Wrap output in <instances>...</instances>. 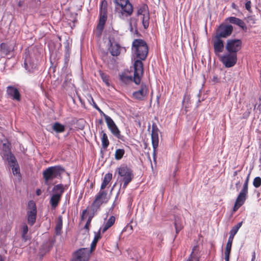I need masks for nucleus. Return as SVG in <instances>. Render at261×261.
I'll return each mask as SVG.
<instances>
[{
	"instance_id": "36",
	"label": "nucleus",
	"mask_w": 261,
	"mask_h": 261,
	"mask_svg": "<svg viewBox=\"0 0 261 261\" xmlns=\"http://www.w3.org/2000/svg\"><path fill=\"white\" fill-rule=\"evenodd\" d=\"M21 230H22V234H21L22 238L24 240H26L27 239L26 235L28 233V232L29 230L28 226H27V225L26 224H23L22 225V227H21Z\"/></svg>"
},
{
	"instance_id": "47",
	"label": "nucleus",
	"mask_w": 261,
	"mask_h": 261,
	"mask_svg": "<svg viewBox=\"0 0 261 261\" xmlns=\"http://www.w3.org/2000/svg\"><path fill=\"white\" fill-rule=\"evenodd\" d=\"M256 258L255 252L254 251L252 253L251 261H255Z\"/></svg>"
},
{
	"instance_id": "44",
	"label": "nucleus",
	"mask_w": 261,
	"mask_h": 261,
	"mask_svg": "<svg viewBox=\"0 0 261 261\" xmlns=\"http://www.w3.org/2000/svg\"><path fill=\"white\" fill-rule=\"evenodd\" d=\"M195 248V247H194V248L193 249V251L191 252V254L190 255V258H191L192 261H193V259H195L196 261H198V258L194 257L195 255H194V248Z\"/></svg>"
},
{
	"instance_id": "38",
	"label": "nucleus",
	"mask_w": 261,
	"mask_h": 261,
	"mask_svg": "<svg viewBox=\"0 0 261 261\" xmlns=\"http://www.w3.org/2000/svg\"><path fill=\"white\" fill-rule=\"evenodd\" d=\"M249 176L250 174H249L247 177V178L243 185V189H242L241 191L246 192L248 193V182L249 179Z\"/></svg>"
},
{
	"instance_id": "23",
	"label": "nucleus",
	"mask_w": 261,
	"mask_h": 261,
	"mask_svg": "<svg viewBox=\"0 0 261 261\" xmlns=\"http://www.w3.org/2000/svg\"><path fill=\"white\" fill-rule=\"evenodd\" d=\"M52 129L57 133H62L65 131V127L60 123L56 122L52 125Z\"/></svg>"
},
{
	"instance_id": "8",
	"label": "nucleus",
	"mask_w": 261,
	"mask_h": 261,
	"mask_svg": "<svg viewBox=\"0 0 261 261\" xmlns=\"http://www.w3.org/2000/svg\"><path fill=\"white\" fill-rule=\"evenodd\" d=\"M242 42L238 39H228L225 45V49L229 53L237 54L242 48Z\"/></svg>"
},
{
	"instance_id": "50",
	"label": "nucleus",
	"mask_w": 261,
	"mask_h": 261,
	"mask_svg": "<svg viewBox=\"0 0 261 261\" xmlns=\"http://www.w3.org/2000/svg\"><path fill=\"white\" fill-rule=\"evenodd\" d=\"M225 261H229L230 254H224Z\"/></svg>"
},
{
	"instance_id": "56",
	"label": "nucleus",
	"mask_w": 261,
	"mask_h": 261,
	"mask_svg": "<svg viewBox=\"0 0 261 261\" xmlns=\"http://www.w3.org/2000/svg\"><path fill=\"white\" fill-rule=\"evenodd\" d=\"M259 162L261 163V157L259 158Z\"/></svg>"
},
{
	"instance_id": "18",
	"label": "nucleus",
	"mask_w": 261,
	"mask_h": 261,
	"mask_svg": "<svg viewBox=\"0 0 261 261\" xmlns=\"http://www.w3.org/2000/svg\"><path fill=\"white\" fill-rule=\"evenodd\" d=\"M110 46L109 47V50L113 56H118L120 55L121 51V46L117 43H115L113 44L111 40H109Z\"/></svg>"
},
{
	"instance_id": "57",
	"label": "nucleus",
	"mask_w": 261,
	"mask_h": 261,
	"mask_svg": "<svg viewBox=\"0 0 261 261\" xmlns=\"http://www.w3.org/2000/svg\"><path fill=\"white\" fill-rule=\"evenodd\" d=\"M243 0H240L241 2H242Z\"/></svg>"
},
{
	"instance_id": "31",
	"label": "nucleus",
	"mask_w": 261,
	"mask_h": 261,
	"mask_svg": "<svg viewBox=\"0 0 261 261\" xmlns=\"http://www.w3.org/2000/svg\"><path fill=\"white\" fill-rule=\"evenodd\" d=\"M99 15H107V2L105 0L101 2Z\"/></svg>"
},
{
	"instance_id": "17",
	"label": "nucleus",
	"mask_w": 261,
	"mask_h": 261,
	"mask_svg": "<svg viewBox=\"0 0 261 261\" xmlns=\"http://www.w3.org/2000/svg\"><path fill=\"white\" fill-rule=\"evenodd\" d=\"M225 21L239 26L245 32L247 31V27L244 21L239 18L231 16L227 18Z\"/></svg>"
},
{
	"instance_id": "53",
	"label": "nucleus",
	"mask_w": 261,
	"mask_h": 261,
	"mask_svg": "<svg viewBox=\"0 0 261 261\" xmlns=\"http://www.w3.org/2000/svg\"><path fill=\"white\" fill-rule=\"evenodd\" d=\"M0 261H5V258L0 254Z\"/></svg>"
},
{
	"instance_id": "13",
	"label": "nucleus",
	"mask_w": 261,
	"mask_h": 261,
	"mask_svg": "<svg viewBox=\"0 0 261 261\" xmlns=\"http://www.w3.org/2000/svg\"><path fill=\"white\" fill-rule=\"evenodd\" d=\"M6 93L8 97L13 100L18 101H20L21 95L18 89L12 86H9L7 87Z\"/></svg>"
},
{
	"instance_id": "48",
	"label": "nucleus",
	"mask_w": 261,
	"mask_h": 261,
	"mask_svg": "<svg viewBox=\"0 0 261 261\" xmlns=\"http://www.w3.org/2000/svg\"><path fill=\"white\" fill-rule=\"evenodd\" d=\"M233 240H232V239H230L228 238V241H227V243L226 244L230 245L232 246Z\"/></svg>"
},
{
	"instance_id": "29",
	"label": "nucleus",
	"mask_w": 261,
	"mask_h": 261,
	"mask_svg": "<svg viewBox=\"0 0 261 261\" xmlns=\"http://www.w3.org/2000/svg\"><path fill=\"white\" fill-rule=\"evenodd\" d=\"M102 136H101V144L102 148L104 149H107L109 146L110 142L108 139L107 135L103 131H101Z\"/></svg>"
},
{
	"instance_id": "51",
	"label": "nucleus",
	"mask_w": 261,
	"mask_h": 261,
	"mask_svg": "<svg viewBox=\"0 0 261 261\" xmlns=\"http://www.w3.org/2000/svg\"><path fill=\"white\" fill-rule=\"evenodd\" d=\"M234 236L235 234H233L232 233H229V236L228 238L233 240Z\"/></svg>"
},
{
	"instance_id": "9",
	"label": "nucleus",
	"mask_w": 261,
	"mask_h": 261,
	"mask_svg": "<svg viewBox=\"0 0 261 261\" xmlns=\"http://www.w3.org/2000/svg\"><path fill=\"white\" fill-rule=\"evenodd\" d=\"M104 117L108 127L110 130L113 135H114L118 139L123 140L124 136L121 135L120 131L119 130L118 127L113 120L110 116L106 114H104Z\"/></svg>"
},
{
	"instance_id": "45",
	"label": "nucleus",
	"mask_w": 261,
	"mask_h": 261,
	"mask_svg": "<svg viewBox=\"0 0 261 261\" xmlns=\"http://www.w3.org/2000/svg\"><path fill=\"white\" fill-rule=\"evenodd\" d=\"M87 213H88V211H87V209L83 211L82 215H81V217L82 220H84L85 219V215H86L87 214Z\"/></svg>"
},
{
	"instance_id": "19",
	"label": "nucleus",
	"mask_w": 261,
	"mask_h": 261,
	"mask_svg": "<svg viewBox=\"0 0 261 261\" xmlns=\"http://www.w3.org/2000/svg\"><path fill=\"white\" fill-rule=\"evenodd\" d=\"M116 218L114 216H111L109 219L103 224V225L100 228L99 231L105 233L110 228H111L115 223Z\"/></svg>"
},
{
	"instance_id": "11",
	"label": "nucleus",
	"mask_w": 261,
	"mask_h": 261,
	"mask_svg": "<svg viewBox=\"0 0 261 261\" xmlns=\"http://www.w3.org/2000/svg\"><path fill=\"white\" fill-rule=\"evenodd\" d=\"M233 32V27L230 24H221L218 28L216 36L220 38L229 37Z\"/></svg>"
},
{
	"instance_id": "28",
	"label": "nucleus",
	"mask_w": 261,
	"mask_h": 261,
	"mask_svg": "<svg viewBox=\"0 0 261 261\" xmlns=\"http://www.w3.org/2000/svg\"><path fill=\"white\" fill-rule=\"evenodd\" d=\"M100 233V232L98 231V232L94 236V238L91 244L90 249H89L91 252H92L95 249L98 240L101 238Z\"/></svg>"
},
{
	"instance_id": "43",
	"label": "nucleus",
	"mask_w": 261,
	"mask_h": 261,
	"mask_svg": "<svg viewBox=\"0 0 261 261\" xmlns=\"http://www.w3.org/2000/svg\"><path fill=\"white\" fill-rule=\"evenodd\" d=\"M248 21L251 22L252 24L256 23V19L253 16H250L248 17Z\"/></svg>"
},
{
	"instance_id": "33",
	"label": "nucleus",
	"mask_w": 261,
	"mask_h": 261,
	"mask_svg": "<svg viewBox=\"0 0 261 261\" xmlns=\"http://www.w3.org/2000/svg\"><path fill=\"white\" fill-rule=\"evenodd\" d=\"M147 8V6L146 5H143V6H141L138 8L137 10V15L138 16L140 15L143 16L145 13V12H149Z\"/></svg>"
},
{
	"instance_id": "5",
	"label": "nucleus",
	"mask_w": 261,
	"mask_h": 261,
	"mask_svg": "<svg viewBox=\"0 0 261 261\" xmlns=\"http://www.w3.org/2000/svg\"><path fill=\"white\" fill-rule=\"evenodd\" d=\"M53 191L54 193L50 198V204L51 207L55 208L58 206L64 192L63 185L61 184L56 185L53 188Z\"/></svg>"
},
{
	"instance_id": "39",
	"label": "nucleus",
	"mask_w": 261,
	"mask_h": 261,
	"mask_svg": "<svg viewBox=\"0 0 261 261\" xmlns=\"http://www.w3.org/2000/svg\"><path fill=\"white\" fill-rule=\"evenodd\" d=\"M11 167L12 168V172L14 175L20 174V170L18 164H16V165L12 166V167Z\"/></svg>"
},
{
	"instance_id": "55",
	"label": "nucleus",
	"mask_w": 261,
	"mask_h": 261,
	"mask_svg": "<svg viewBox=\"0 0 261 261\" xmlns=\"http://www.w3.org/2000/svg\"><path fill=\"white\" fill-rule=\"evenodd\" d=\"M237 174V171H235L234 172V175H236Z\"/></svg>"
},
{
	"instance_id": "7",
	"label": "nucleus",
	"mask_w": 261,
	"mask_h": 261,
	"mask_svg": "<svg viewBox=\"0 0 261 261\" xmlns=\"http://www.w3.org/2000/svg\"><path fill=\"white\" fill-rule=\"evenodd\" d=\"M27 221L28 224L33 226L36 222L37 218V207L35 202L30 200L28 203Z\"/></svg>"
},
{
	"instance_id": "14",
	"label": "nucleus",
	"mask_w": 261,
	"mask_h": 261,
	"mask_svg": "<svg viewBox=\"0 0 261 261\" xmlns=\"http://www.w3.org/2000/svg\"><path fill=\"white\" fill-rule=\"evenodd\" d=\"M148 92V88L146 84L142 83L140 89L133 93V97L138 100H143Z\"/></svg>"
},
{
	"instance_id": "35",
	"label": "nucleus",
	"mask_w": 261,
	"mask_h": 261,
	"mask_svg": "<svg viewBox=\"0 0 261 261\" xmlns=\"http://www.w3.org/2000/svg\"><path fill=\"white\" fill-rule=\"evenodd\" d=\"M242 224L243 222L242 221L241 222L238 223L237 225H234L230 230L229 233H232L236 235L240 228L242 226Z\"/></svg>"
},
{
	"instance_id": "15",
	"label": "nucleus",
	"mask_w": 261,
	"mask_h": 261,
	"mask_svg": "<svg viewBox=\"0 0 261 261\" xmlns=\"http://www.w3.org/2000/svg\"><path fill=\"white\" fill-rule=\"evenodd\" d=\"M247 193L241 191L238 196L233 207V212H236L238 209L243 205L246 199Z\"/></svg>"
},
{
	"instance_id": "30",
	"label": "nucleus",
	"mask_w": 261,
	"mask_h": 261,
	"mask_svg": "<svg viewBox=\"0 0 261 261\" xmlns=\"http://www.w3.org/2000/svg\"><path fill=\"white\" fill-rule=\"evenodd\" d=\"M99 74L101 79H102V81L105 83L106 85L108 87H109L110 85L109 76L107 73L100 70L99 71Z\"/></svg>"
},
{
	"instance_id": "52",
	"label": "nucleus",
	"mask_w": 261,
	"mask_h": 261,
	"mask_svg": "<svg viewBox=\"0 0 261 261\" xmlns=\"http://www.w3.org/2000/svg\"><path fill=\"white\" fill-rule=\"evenodd\" d=\"M41 193V191L40 189H38L36 191V194L38 195V196H39Z\"/></svg>"
},
{
	"instance_id": "32",
	"label": "nucleus",
	"mask_w": 261,
	"mask_h": 261,
	"mask_svg": "<svg viewBox=\"0 0 261 261\" xmlns=\"http://www.w3.org/2000/svg\"><path fill=\"white\" fill-rule=\"evenodd\" d=\"M125 153V150L123 149H117L115 151V158L116 160H121Z\"/></svg>"
},
{
	"instance_id": "2",
	"label": "nucleus",
	"mask_w": 261,
	"mask_h": 261,
	"mask_svg": "<svg viewBox=\"0 0 261 261\" xmlns=\"http://www.w3.org/2000/svg\"><path fill=\"white\" fill-rule=\"evenodd\" d=\"M65 172L64 168L61 166L49 167L43 171L42 175L45 182L60 177L61 174Z\"/></svg>"
},
{
	"instance_id": "27",
	"label": "nucleus",
	"mask_w": 261,
	"mask_h": 261,
	"mask_svg": "<svg viewBox=\"0 0 261 261\" xmlns=\"http://www.w3.org/2000/svg\"><path fill=\"white\" fill-rule=\"evenodd\" d=\"M149 12H145V13L142 16V22L144 29H146L148 28L149 24Z\"/></svg>"
},
{
	"instance_id": "40",
	"label": "nucleus",
	"mask_w": 261,
	"mask_h": 261,
	"mask_svg": "<svg viewBox=\"0 0 261 261\" xmlns=\"http://www.w3.org/2000/svg\"><path fill=\"white\" fill-rule=\"evenodd\" d=\"M245 8L249 12H252L251 2L250 0H246Z\"/></svg>"
},
{
	"instance_id": "22",
	"label": "nucleus",
	"mask_w": 261,
	"mask_h": 261,
	"mask_svg": "<svg viewBox=\"0 0 261 261\" xmlns=\"http://www.w3.org/2000/svg\"><path fill=\"white\" fill-rule=\"evenodd\" d=\"M112 179V174L110 173H107L103 178V181L100 186V189L101 190H104V189L107 187L108 185L110 183L111 180Z\"/></svg>"
},
{
	"instance_id": "49",
	"label": "nucleus",
	"mask_w": 261,
	"mask_h": 261,
	"mask_svg": "<svg viewBox=\"0 0 261 261\" xmlns=\"http://www.w3.org/2000/svg\"><path fill=\"white\" fill-rule=\"evenodd\" d=\"M231 8L233 9H235V10H237L238 9V7L237 6L234 4V3H232L231 4Z\"/></svg>"
},
{
	"instance_id": "25",
	"label": "nucleus",
	"mask_w": 261,
	"mask_h": 261,
	"mask_svg": "<svg viewBox=\"0 0 261 261\" xmlns=\"http://www.w3.org/2000/svg\"><path fill=\"white\" fill-rule=\"evenodd\" d=\"M0 47L1 52L5 56L8 55L11 51L14 50L13 48H11L9 45L5 43H1Z\"/></svg>"
},
{
	"instance_id": "26",
	"label": "nucleus",
	"mask_w": 261,
	"mask_h": 261,
	"mask_svg": "<svg viewBox=\"0 0 261 261\" xmlns=\"http://www.w3.org/2000/svg\"><path fill=\"white\" fill-rule=\"evenodd\" d=\"M62 225H63L62 216H59L58 217L56 225V227H55L56 233L57 235H59L61 234L62 228Z\"/></svg>"
},
{
	"instance_id": "20",
	"label": "nucleus",
	"mask_w": 261,
	"mask_h": 261,
	"mask_svg": "<svg viewBox=\"0 0 261 261\" xmlns=\"http://www.w3.org/2000/svg\"><path fill=\"white\" fill-rule=\"evenodd\" d=\"M151 141L154 150H155L158 146L159 144V136L158 129L156 127L152 126L151 132Z\"/></svg>"
},
{
	"instance_id": "41",
	"label": "nucleus",
	"mask_w": 261,
	"mask_h": 261,
	"mask_svg": "<svg viewBox=\"0 0 261 261\" xmlns=\"http://www.w3.org/2000/svg\"><path fill=\"white\" fill-rule=\"evenodd\" d=\"M93 218V216H89L88 218V220L87 221V222L84 226V228H85L87 231H89V227L90 226L91 222L92 220V219Z\"/></svg>"
},
{
	"instance_id": "34",
	"label": "nucleus",
	"mask_w": 261,
	"mask_h": 261,
	"mask_svg": "<svg viewBox=\"0 0 261 261\" xmlns=\"http://www.w3.org/2000/svg\"><path fill=\"white\" fill-rule=\"evenodd\" d=\"M8 162L10 167H12V166L16 165L17 164L15 157L11 153L8 158Z\"/></svg>"
},
{
	"instance_id": "21",
	"label": "nucleus",
	"mask_w": 261,
	"mask_h": 261,
	"mask_svg": "<svg viewBox=\"0 0 261 261\" xmlns=\"http://www.w3.org/2000/svg\"><path fill=\"white\" fill-rule=\"evenodd\" d=\"M107 19V15H99V22L96 28L98 32L96 35L98 37L101 35Z\"/></svg>"
},
{
	"instance_id": "6",
	"label": "nucleus",
	"mask_w": 261,
	"mask_h": 261,
	"mask_svg": "<svg viewBox=\"0 0 261 261\" xmlns=\"http://www.w3.org/2000/svg\"><path fill=\"white\" fill-rule=\"evenodd\" d=\"M117 170L119 175L122 177L123 188H125L133 178V171L127 166L120 167L118 168Z\"/></svg>"
},
{
	"instance_id": "1",
	"label": "nucleus",
	"mask_w": 261,
	"mask_h": 261,
	"mask_svg": "<svg viewBox=\"0 0 261 261\" xmlns=\"http://www.w3.org/2000/svg\"><path fill=\"white\" fill-rule=\"evenodd\" d=\"M132 50L138 59L134 64V82L137 85L140 83L143 74V64L142 61L145 60L148 54V47L146 42L143 39H136L132 43Z\"/></svg>"
},
{
	"instance_id": "24",
	"label": "nucleus",
	"mask_w": 261,
	"mask_h": 261,
	"mask_svg": "<svg viewBox=\"0 0 261 261\" xmlns=\"http://www.w3.org/2000/svg\"><path fill=\"white\" fill-rule=\"evenodd\" d=\"M174 226L176 236L178 234L179 232L184 228L182 222L180 218L178 217L175 218Z\"/></svg>"
},
{
	"instance_id": "12",
	"label": "nucleus",
	"mask_w": 261,
	"mask_h": 261,
	"mask_svg": "<svg viewBox=\"0 0 261 261\" xmlns=\"http://www.w3.org/2000/svg\"><path fill=\"white\" fill-rule=\"evenodd\" d=\"M220 61L226 67H231L237 63V54L228 53L220 57Z\"/></svg>"
},
{
	"instance_id": "42",
	"label": "nucleus",
	"mask_w": 261,
	"mask_h": 261,
	"mask_svg": "<svg viewBox=\"0 0 261 261\" xmlns=\"http://www.w3.org/2000/svg\"><path fill=\"white\" fill-rule=\"evenodd\" d=\"M231 245L226 244L224 254H230L231 249Z\"/></svg>"
},
{
	"instance_id": "46",
	"label": "nucleus",
	"mask_w": 261,
	"mask_h": 261,
	"mask_svg": "<svg viewBox=\"0 0 261 261\" xmlns=\"http://www.w3.org/2000/svg\"><path fill=\"white\" fill-rule=\"evenodd\" d=\"M94 107H95V109H96L97 110H98V112H99L100 114H102V115L104 116V114H105V113H104L101 111V109H100V108H99V107H98L96 105H95V106H94Z\"/></svg>"
},
{
	"instance_id": "37",
	"label": "nucleus",
	"mask_w": 261,
	"mask_h": 261,
	"mask_svg": "<svg viewBox=\"0 0 261 261\" xmlns=\"http://www.w3.org/2000/svg\"><path fill=\"white\" fill-rule=\"evenodd\" d=\"M253 185L255 188H259L261 186V178L260 177H255L253 179Z\"/></svg>"
},
{
	"instance_id": "3",
	"label": "nucleus",
	"mask_w": 261,
	"mask_h": 261,
	"mask_svg": "<svg viewBox=\"0 0 261 261\" xmlns=\"http://www.w3.org/2000/svg\"><path fill=\"white\" fill-rule=\"evenodd\" d=\"M115 11L120 18L124 19L132 15L134 7L129 1H128L115 5Z\"/></svg>"
},
{
	"instance_id": "54",
	"label": "nucleus",
	"mask_w": 261,
	"mask_h": 261,
	"mask_svg": "<svg viewBox=\"0 0 261 261\" xmlns=\"http://www.w3.org/2000/svg\"><path fill=\"white\" fill-rule=\"evenodd\" d=\"M22 2L21 1H19L18 3V6L20 7L22 6Z\"/></svg>"
},
{
	"instance_id": "16",
	"label": "nucleus",
	"mask_w": 261,
	"mask_h": 261,
	"mask_svg": "<svg viewBox=\"0 0 261 261\" xmlns=\"http://www.w3.org/2000/svg\"><path fill=\"white\" fill-rule=\"evenodd\" d=\"M213 46L214 53L216 55H218L219 53L223 52L224 45L222 38L215 36L213 40Z\"/></svg>"
},
{
	"instance_id": "4",
	"label": "nucleus",
	"mask_w": 261,
	"mask_h": 261,
	"mask_svg": "<svg viewBox=\"0 0 261 261\" xmlns=\"http://www.w3.org/2000/svg\"><path fill=\"white\" fill-rule=\"evenodd\" d=\"M110 198L108 196V193L105 190L100 191L95 195V199L93 201L91 209L93 214L100 210L101 205L103 203H107Z\"/></svg>"
},
{
	"instance_id": "10",
	"label": "nucleus",
	"mask_w": 261,
	"mask_h": 261,
	"mask_svg": "<svg viewBox=\"0 0 261 261\" xmlns=\"http://www.w3.org/2000/svg\"><path fill=\"white\" fill-rule=\"evenodd\" d=\"M91 253L87 248H80L74 253L72 261H89Z\"/></svg>"
}]
</instances>
